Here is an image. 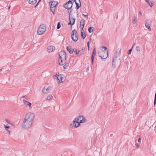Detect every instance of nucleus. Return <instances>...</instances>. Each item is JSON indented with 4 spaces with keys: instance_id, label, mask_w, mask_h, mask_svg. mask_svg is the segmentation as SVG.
Instances as JSON below:
<instances>
[{
    "instance_id": "obj_1",
    "label": "nucleus",
    "mask_w": 156,
    "mask_h": 156,
    "mask_svg": "<svg viewBox=\"0 0 156 156\" xmlns=\"http://www.w3.org/2000/svg\"><path fill=\"white\" fill-rule=\"evenodd\" d=\"M46 30V26L44 24H41L37 29V33L38 35H41L44 34Z\"/></svg>"
},
{
    "instance_id": "obj_2",
    "label": "nucleus",
    "mask_w": 156,
    "mask_h": 156,
    "mask_svg": "<svg viewBox=\"0 0 156 156\" xmlns=\"http://www.w3.org/2000/svg\"><path fill=\"white\" fill-rule=\"evenodd\" d=\"M32 123V122L24 119L22 124V128L27 129L30 127Z\"/></svg>"
},
{
    "instance_id": "obj_3",
    "label": "nucleus",
    "mask_w": 156,
    "mask_h": 156,
    "mask_svg": "<svg viewBox=\"0 0 156 156\" xmlns=\"http://www.w3.org/2000/svg\"><path fill=\"white\" fill-rule=\"evenodd\" d=\"M34 118V115L33 113L30 112L27 113L25 115L24 119L29 121L33 122Z\"/></svg>"
},
{
    "instance_id": "obj_4",
    "label": "nucleus",
    "mask_w": 156,
    "mask_h": 156,
    "mask_svg": "<svg viewBox=\"0 0 156 156\" xmlns=\"http://www.w3.org/2000/svg\"><path fill=\"white\" fill-rule=\"evenodd\" d=\"M99 56L101 57V59H104L106 58L108 56V51L106 50V51H104L103 50H101V51H100L98 53Z\"/></svg>"
},
{
    "instance_id": "obj_5",
    "label": "nucleus",
    "mask_w": 156,
    "mask_h": 156,
    "mask_svg": "<svg viewBox=\"0 0 156 156\" xmlns=\"http://www.w3.org/2000/svg\"><path fill=\"white\" fill-rule=\"evenodd\" d=\"M74 120H76L80 123H84L87 121V119L83 116L79 115L76 117Z\"/></svg>"
},
{
    "instance_id": "obj_6",
    "label": "nucleus",
    "mask_w": 156,
    "mask_h": 156,
    "mask_svg": "<svg viewBox=\"0 0 156 156\" xmlns=\"http://www.w3.org/2000/svg\"><path fill=\"white\" fill-rule=\"evenodd\" d=\"M71 38L72 40L74 41H77L78 37L77 35V31L75 29L73 30L72 32Z\"/></svg>"
},
{
    "instance_id": "obj_7",
    "label": "nucleus",
    "mask_w": 156,
    "mask_h": 156,
    "mask_svg": "<svg viewBox=\"0 0 156 156\" xmlns=\"http://www.w3.org/2000/svg\"><path fill=\"white\" fill-rule=\"evenodd\" d=\"M73 2L71 1H69L64 5V7L68 9H69L71 8L72 6Z\"/></svg>"
},
{
    "instance_id": "obj_8",
    "label": "nucleus",
    "mask_w": 156,
    "mask_h": 156,
    "mask_svg": "<svg viewBox=\"0 0 156 156\" xmlns=\"http://www.w3.org/2000/svg\"><path fill=\"white\" fill-rule=\"evenodd\" d=\"M52 88L50 87H44L42 90V92L44 94H47L49 93L51 90Z\"/></svg>"
},
{
    "instance_id": "obj_9",
    "label": "nucleus",
    "mask_w": 156,
    "mask_h": 156,
    "mask_svg": "<svg viewBox=\"0 0 156 156\" xmlns=\"http://www.w3.org/2000/svg\"><path fill=\"white\" fill-rule=\"evenodd\" d=\"M118 62L119 61L118 59H117V58L114 57L113 59L112 63L113 67L115 68L116 67L117 65L118 64Z\"/></svg>"
},
{
    "instance_id": "obj_10",
    "label": "nucleus",
    "mask_w": 156,
    "mask_h": 156,
    "mask_svg": "<svg viewBox=\"0 0 156 156\" xmlns=\"http://www.w3.org/2000/svg\"><path fill=\"white\" fill-rule=\"evenodd\" d=\"M71 125L72 126L73 128H75L79 126L80 124L78 121L74 120L73 121V123L71 124Z\"/></svg>"
},
{
    "instance_id": "obj_11",
    "label": "nucleus",
    "mask_w": 156,
    "mask_h": 156,
    "mask_svg": "<svg viewBox=\"0 0 156 156\" xmlns=\"http://www.w3.org/2000/svg\"><path fill=\"white\" fill-rule=\"evenodd\" d=\"M66 53L63 51H61L59 53V59L66 58Z\"/></svg>"
},
{
    "instance_id": "obj_12",
    "label": "nucleus",
    "mask_w": 156,
    "mask_h": 156,
    "mask_svg": "<svg viewBox=\"0 0 156 156\" xmlns=\"http://www.w3.org/2000/svg\"><path fill=\"white\" fill-rule=\"evenodd\" d=\"M75 19L73 18H72V17H71L70 16V15L69 16V22L68 23V25H70L72 26L75 23Z\"/></svg>"
},
{
    "instance_id": "obj_13",
    "label": "nucleus",
    "mask_w": 156,
    "mask_h": 156,
    "mask_svg": "<svg viewBox=\"0 0 156 156\" xmlns=\"http://www.w3.org/2000/svg\"><path fill=\"white\" fill-rule=\"evenodd\" d=\"M121 49L120 48L117 49L115 54V56L114 57L116 58H117L118 57L121 55Z\"/></svg>"
},
{
    "instance_id": "obj_14",
    "label": "nucleus",
    "mask_w": 156,
    "mask_h": 156,
    "mask_svg": "<svg viewBox=\"0 0 156 156\" xmlns=\"http://www.w3.org/2000/svg\"><path fill=\"white\" fill-rule=\"evenodd\" d=\"M58 62L59 65L61 66L63 65L66 63V58L59 59L58 60Z\"/></svg>"
},
{
    "instance_id": "obj_15",
    "label": "nucleus",
    "mask_w": 156,
    "mask_h": 156,
    "mask_svg": "<svg viewBox=\"0 0 156 156\" xmlns=\"http://www.w3.org/2000/svg\"><path fill=\"white\" fill-rule=\"evenodd\" d=\"M64 75L63 74H60L58 75L57 77V80L58 82L61 83L62 82V79H64Z\"/></svg>"
},
{
    "instance_id": "obj_16",
    "label": "nucleus",
    "mask_w": 156,
    "mask_h": 156,
    "mask_svg": "<svg viewBox=\"0 0 156 156\" xmlns=\"http://www.w3.org/2000/svg\"><path fill=\"white\" fill-rule=\"evenodd\" d=\"M85 24V20L84 19H82L80 21V27H82L81 28V31H83V32H84V30H83V28L84 27V26Z\"/></svg>"
},
{
    "instance_id": "obj_17",
    "label": "nucleus",
    "mask_w": 156,
    "mask_h": 156,
    "mask_svg": "<svg viewBox=\"0 0 156 156\" xmlns=\"http://www.w3.org/2000/svg\"><path fill=\"white\" fill-rule=\"evenodd\" d=\"M76 5V9H78L81 6V3L80 0H76L74 2Z\"/></svg>"
},
{
    "instance_id": "obj_18",
    "label": "nucleus",
    "mask_w": 156,
    "mask_h": 156,
    "mask_svg": "<svg viewBox=\"0 0 156 156\" xmlns=\"http://www.w3.org/2000/svg\"><path fill=\"white\" fill-rule=\"evenodd\" d=\"M55 47L53 46H49L48 48V52H51L55 50Z\"/></svg>"
},
{
    "instance_id": "obj_19",
    "label": "nucleus",
    "mask_w": 156,
    "mask_h": 156,
    "mask_svg": "<svg viewBox=\"0 0 156 156\" xmlns=\"http://www.w3.org/2000/svg\"><path fill=\"white\" fill-rule=\"evenodd\" d=\"M23 102L25 105L28 106L29 107H30L31 105V103L29 102L24 100H23Z\"/></svg>"
},
{
    "instance_id": "obj_20",
    "label": "nucleus",
    "mask_w": 156,
    "mask_h": 156,
    "mask_svg": "<svg viewBox=\"0 0 156 156\" xmlns=\"http://www.w3.org/2000/svg\"><path fill=\"white\" fill-rule=\"evenodd\" d=\"M58 4V2H57L55 1H53L51 3V5L50 6H53L55 7H56V5H57Z\"/></svg>"
},
{
    "instance_id": "obj_21",
    "label": "nucleus",
    "mask_w": 156,
    "mask_h": 156,
    "mask_svg": "<svg viewBox=\"0 0 156 156\" xmlns=\"http://www.w3.org/2000/svg\"><path fill=\"white\" fill-rule=\"evenodd\" d=\"M28 3L30 4L34 5L37 2V0H27Z\"/></svg>"
},
{
    "instance_id": "obj_22",
    "label": "nucleus",
    "mask_w": 156,
    "mask_h": 156,
    "mask_svg": "<svg viewBox=\"0 0 156 156\" xmlns=\"http://www.w3.org/2000/svg\"><path fill=\"white\" fill-rule=\"evenodd\" d=\"M67 50L69 51L70 54H72L73 53V49L71 48L70 47L68 46L66 47Z\"/></svg>"
},
{
    "instance_id": "obj_23",
    "label": "nucleus",
    "mask_w": 156,
    "mask_h": 156,
    "mask_svg": "<svg viewBox=\"0 0 156 156\" xmlns=\"http://www.w3.org/2000/svg\"><path fill=\"white\" fill-rule=\"evenodd\" d=\"M145 1L151 7L153 6V4L151 2V0H145Z\"/></svg>"
},
{
    "instance_id": "obj_24",
    "label": "nucleus",
    "mask_w": 156,
    "mask_h": 156,
    "mask_svg": "<svg viewBox=\"0 0 156 156\" xmlns=\"http://www.w3.org/2000/svg\"><path fill=\"white\" fill-rule=\"evenodd\" d=\"M81 37H82L83 39H84L85 38L86 36L84 32H83V31L81 30Z\"/></svg>"
},
{
    "instance_id": "obj_25",
    "label": "nucleus",
    "mask_w": 156,
    "mask_h": 156,
    "mask_svg": "<svg viewBox=\"0 0 156 156\" xmlns=\"http://www.w3.org/2000/svg\"><path fill=\"white\" fill-rule=\"evenodd\" d=\"M55 7L53 6H50V10L54 14V12L55 11Z\"/></svg>"
},
{
    "instance_id": "obj_26",
    "label": "nucleus",
    "mask_w": 156,
    "mask_h": 156,
    "mask_svg": "<svg viewBox=\"0 0 156 156\" xmlns=\"http://www.w3.org/2000/svg\"><path fill=\"white\" fill-rule=\"evenodd\" d=\"M94 28L93 27H91L88 28L89 32L90 33L93 32L94 31Z\"/></svg>"
},
{
    "instance_id": "obj_27",
    "label": "nucleus",
    "mask_w": 156,
    "mask_h": 156,
    "mask_svg": "<svg viewBox=\"0 0 156 156\" xmlns=\"http://www.w3.org/2000/svg\"><path fill=\"white\" fill-rule=\"evenodd\" d=\"M73 52H74L75 53V55H78L80 52L78 50V51H77V49L76 48L73 49Z\"/></svg>"
},
{
    "instance_id": "obj_28",
    "label": "nucleus",
    "mask_w": 156,
    "mask_h": 156,
    "mask_svg": "<svg viewBox=\"0 0 156 156\" xmlns=\"http://www.w3.org/2000/svg\"><path fill=\"white\" fill-rule=\"evenodd\" d=\"M4 126L6 130L9 132V133H10V131L8 130V129L9 128V126H7L5 124Z\"/></svg>"
},
{
    "instance_id": "obj_29",
    "label": "nucleus",
    "mask_w": 156,
    "mask_h": 156,
    "mask_svg": "<svg viewBox=\"0 0 156 156\" xmlns=\"http://www.w3.org/2000/svg\"><path fill=\"white\" fill-rule=\"evenodd\" d=\"M53 98V96L51 95H48L46 98V99L49 100Z\"/></svg>"
},
{
    "instance_id": "obj_30",
    "label": "nucleus",
    "mask_w": 156,
    "mask_h": 156,
    "mask_svg": "<svg viewBox=\"0 0 156 156\" xmlns=\"http://www.w3.org/2000/svg\"><path fill=\"white\" fill-rule=\"evenodd\" d=\"M80 52L79 54V55H82L83 54L84 51L83 50V48L82 50L79 51Z\"/></svg>"
},
{
    "instance_id": "obj_31",
    "label": "nucleus",
    "mask_w": 156,
    "mask_h": 156,
    "mask_svg": "<svg viewBox=\"0 0 156 156\" xmlns=\"http://www.w3.org/2000/svg\"><path fill=\"white\" fill-rule=\"evenodd\" d=\"M145 26H146V27L147 28L150 30H151V27H150V25L149 24H148L147 23H145Z\"/></svg>"
},
{
    "instance_id": "obj_32",
    "label": "nucleus",
    "mask_w": 156,
    "mask_h": 156,
    "mask_svg": "<svg viewBox=\"0 0 156 156\" xmlns=\"http://www.w3.org/2000/svg\"><path fill=\"white\" fill-rule=\"evenodd\" d=\"M96 54V51L95 50V48H94L92 52V55L95 56Z\"/></svg>"
},
{
    "instance_id": "obj_33",
    "label": "nucleus",
    "mask_w": 156,
    "mask_h": 156,
    "mask_svg": "<svg viewBox=\"0 0 156 156\" xmlns=\"http://www.w3.org/2000/svg\"><path fill=\"white\" fill-rule=\"evenodd\" d=\"M69 65V63L67 62L65 64V65L63 66V68L64 69H66L67 67Z\"/></svg>"
},
{
    "instance_id": "obj_34",
    "label": "nucleus",
    "mask_w": 156,
    "mask_h": 156,
    "mask_svg": "<svg viewBox=\"0 0 156 156\" xmlns=\"http://www.w3.org/2000/svg\"><path fill=\"white\" fill-rule=\"evenodd\" d=\"M136 17L134 16L133 18V24H135L136 23Z\"/></svg>"
},
{
    "instance_id": "obj_35",
    "label": "nucleus",
    "mask_w": 156,
    "mask_h": 156,
    "mask_svg": "<svg viewBox=\"0 0 156 156\" xmlns=\"http://www.w3.org/2000/svg\"><path fill=\"white\" fill-rule=\"evenodd\" d=\"M135 44H134V45L132 47V48L129 50L127 52V53L128 54H130L131 53V51L132 50V48H133L134 45Z\"/></svg>"
},
{
    "instance_id": "obj_36",
    "label": "nucleus",
    "mask_w": 156,
    "mask_h": 156,
    "mask_svg": "<svg viewBox=\"0 0 156 156\" xmlns=\"http://www.w3.org/2000/svg\"><path fill=\"white\" fill-rule=\"evenodd\" d=\"M61 27L60 23V22L58 23L57 25V28L58 29H59Z\"/></svg>"
},
{
    "instance_id": "obj_37",
    "label": "nucleus",
    "mask_w": 156,
    "mask_h": 156,
    "mask_svg": "<svg viewBox=\"0 0 156 156\" xmlns=\"http://www.w3.org/2000/svg\"><path fill=\"white\" fill-rule=\"evenodd\" d=\"M94 56H93L92 55V56H91V58L92 63V64L93 63L94 60Z\"/></svg>"
},
{
    "instance_id": "obj_38",
    "label": "nucleus",
    "mask_w": 156,
    "mask_h": 156,
    "mask_svg": "<svg viewBox=\"0 0 156 156\" xmlns=\"http://www.w3.org/2000/svg\"><path fill=\"white\" fill-rule=\"evenodd\" d=\"M156 104V93L155 94L154 102V105L155 106Z\"/></svg>"
},
{
    "instance_id": "obj_39",
    "label": "nucleus",
    "mask_w": 156,
    "mask_h": 156,
    "mask_svg": "<svg viewBox=\"0 0 156 156\" xmlns=\"http://www.w3.org/2000/svg\"><path fill=\"white\" fill-rule=\"evenodd\" d=\"M136 50L137 51H140V48L139 46H137L136 47Z\"/></svg>"
},
{
    "instance_id": "obj_40",
    "label": "nucleus",
    "mask_w": 156,
    "mask_h": 156,
    "mask_svg": "<svg viewBox=\"0 0 156 156\" xmlns=\"http://www.w3.org/2000/svg\"><path fill=\"white\" fill-rule=\"evenodd\" d=\"M102 48H103L105 49V51H106V50H107V48L105 46H103L102 47Z\"/></svg>"
},
{
    "instance_id": "obj_41",
    "label": "nucleus",
    "mask_w": 156,
    "mask_h": 156,
    "mask_svg": "<svg viewBox=\"0 0 156 156\" xmlns=\"http://www.w3.org/2000/svg\"><path fill=\"white\" fill-rule=\"evenodd\" d=\"M90 42V41H88L87 43V46H88V50L89 49V43Z\"/></svg>"
},
{
    "instance_id": "obj_42",
    "label": "nucleus",
    "mask_w": 156,
    "mask_h": 156,
    "mask_svg": "<svg viewBox=\"0 0 156 156\" xmlns=\"http://www.w3.org/2000/svg\"><path fill=\"white\" fill-rule=\"evenodd\" d=\"M83 15L84 16H85V17H88V13H87V14L86 15H84V14H83Z\"/></svg>"
},
{
    "instance_id": "obj_43",
    "label": "nucleus",
    "mask_w": 156,
    "mask_h": 156,
    "mask_svg": "<svg viewBox=\"0 0 156 156\" xmlns=\"http://www.w3.org/2000/svg\"><path fill=\"white\" fill-rule=\"evenodd\" d=\"M138 141L139 142H140L141 141V138H139L138 140Z\"/></svg>"
},
{
    "instance_id": "obj_44",
    "label": "nucleus",
    "mask_w": 156,
    "mask_h": 156,
    "mask_svg": "<svg viewBox=\"0 0 156 156\" xmlns=\"http://www.w3.org/2000/svg\"><path fill=\"white\" fill-rule=\"evenodd\" d=\"M136 145L137 146V148H138L139 147V144H136Z\"/></svg>"
},
{
    "instance_id": "obj_45",
    "label": "nucleus",
    "mask_w": 156,
    "mask_h": 156,
    "mask_svg": "<svg viewBox=\"0 0 156 156\" xmlns=\"http://www.w3.org/2000/svg\"><path fill=\"white\" fill-rule=\"evenodd\" d=\"M57 76L56 75H54V78H56Z\"/></svg>"
},
{
    "instance_id": "obj_46",
    "label": "nucleus",
    "mask_w": 156,
    "mask_h": 156,
    "mask_svg": "<svg viewBox=\"0 0 156 156\" xmlns=\"http://www.w3.org/2000/svg\"><path fill=\"white\" fill-rule=\"evenodd\" d=\"M39 2H38L37 3V4L35 6V7H36L37 5H38V3H39Z\"/></svg>"
},
{
    "instance_id": "obj_47",
    "label": "nucleus",
    "mask_w": 156,
    "mask_h": 156,
    "mask_svg": "<svg viewBox=\"0 0 156 156\" xmlns=\"http://www.w3.org/2000/svg\"><path fill=\"white\" fill-rule=\"evenodd\" d=\"M139 13L140 15H142V12H140Z\"/></svg>"
},
{
    "instance_id": "obj_48",
    "label": "nucleus",
    "mask_w": 156,
    "mask_h": 156,
    "mask_svg": "<svg viewBox=\"0 0 156 156\" xmlns=\"http://www.w3.org/2000/svg\"><path fill=\"white\" fill-rule=\"evenodd\" d=\"M10 5H9V6L8 8V9H10Z\"/></svg>"
},
{
    "instance_id": "obj_49",
    "label": "nucleus",
    "mask_w": 156,
    "mask_h": 156,
    "mask_svg": "<svg viewBox=\"0 0 156 156\" xmlns=\"http://www.w3.org/2000/svg\"><path fill=\"white\" fill-rule=\"evenodd\" d=\"M2 69H3L2 68L1 69H0V71H2Z\"/></svg>"
},
{
    "instance_id": "obj_50",
    "label": "nucleus",
    "mask_w": 156,
    "mask_h": 156,
    "mask_svg": "<svg viewBox=\"0 0 156 156\" xmlns=\"http://www.w3.org/2000/svg\"><path fill=\"white\" fill-rule=\"evenodd\" d=\"M5 120H6V122H8V120L7 119H6Z\"/></svg>"
},
{
    "instance_id": "obj_51",
    "label": "nucleus",
    "mask_w": 156,
    "mask_h": 156,
    "mask_svg": "<svg viewBox=\"0 0 156 156\" xmlns=\"http://www.w3.org/2000/svg\"><path fill=\"white\" fill-rule=\"evenodd\" d=\"M25 96H23L22 97V98H24Z\"/></svg>"
}]
</instances>
